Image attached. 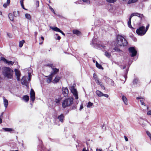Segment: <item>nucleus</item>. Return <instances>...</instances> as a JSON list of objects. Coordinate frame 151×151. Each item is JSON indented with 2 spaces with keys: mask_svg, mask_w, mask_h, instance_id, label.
<instances>
[{
  "mask_svg": "<svg viewBox=\"0 0 151 151\" xmlns=\"http://www.w3.org/2000/svg\"><path fill=\"white\" fill-rule=\"evenodd\" d=\"M3 74L8 78H12L13 76V71L9 68L4 67L2 68Z\"/></svg>",
  "mask_w": 151,
  "mask_h": 151,
  "instance_id": "1",
  "label": "nucleus"
},
{
  "mask_svg": "<svg viewBox=\"0 0 151 151\" xmlns=\"http://www.w3.org/2000/svg\"><path fill=\"white\" fill-rule=\"evenodd\" d=\"M149 26V24H148L145 27L143 26H140L136 29V33L140 36L144 35L148 30Z\"/></svg>",
  "mask_w": 151,
  "mask_h": 151,
  "instance_id": "2",
  "label": "nucleus"
},
{
  "mask_svg": "<svg viewBox=\"0 0 151 151\" xmlns=\"http://www.w3.org/2000/svg\"><path fill=\"white\" fill-rule=\"evenodd\" d=\"M116 42L120 46H124L127 44L126 40L123 37L120 35L117 36Z\"/></svg>",
  "mask_w": 151,
  "mask_h": 151,
  "instance_id": "3",
  "label": "nucleus"
},
{
  "mask_svg": "<svg viewBox=\"0 0 151 151\" xmlns=\"http://www.w3.org/2000/svg\"><path fill=\"white\" fill-rule=\"evenodd\" d=\"M73 99L72 97H70L65 99L62 103V107L63 108L70 106L73 103Z\"/></svg>",
  "mask_w": 151,
  "mask_h": 151,
  "instance_id": "4",
  "label": "nucleus"
},
{
  "mask_svg": "<svg viewBox=\"0 0 151 151\" xmlns=\"http://www.w3.org/2000/svg\"><path fill=\"white\" fill-rule=\"evenodd\" d=\"M52 71L50 75L48 77V78L47 80V83H50L52 80V77L55 74L58 72L59 70L55 68H52Z\"/></svg>",
  "mask_w": 151,
  "mask_h": 151,
  "instance_id": "5",
  "label": "nucleus"
},
{
  "mask_svg": "<svg viewBox=\"0 0 151 151\" xmlns=\"http://www.w3.org/2000/svg\"><path fill=\"white\" fill-rule=\"evenodd\" d=\"M69 89L71 92L74 96L75 99H78V94L75 87L73 86H71L70 87Z\"/></svg>",
  "mask_w": 151,
  "mask_h": 151,
  "instance_id": "6",
  "label": "nucleus"
},
{
  "mask_svg": "<svg viewBox=\"0 0 151 151\" xmlns=\"http://www.w3.org/2000/svg\"><path fill=\"white\" fill-rule=\"evenodd\" d=\"M129 52L132 54L131 56L134 57L136 55L137 51L134 47H131L129 48Z\"/></svg>",
  "mask_w": 151,
  "mask_h": 151,
  "instance_id": "7",
  "label": "nucleus"
},
{
  "mask_svg": "<svg viewBox=\"0 0 151 151\" xmlns=\"http://www.w3.org/2000/svg\"><path fill=\"white\" fill-rule=\"evenodd\" d=\"M30 93L31 99L33 101L35 99V94L34 91L32 89H31Z\"/></svg>",
  "mask_w": 151,
  "mask_h": 151,
  "instance_id": "8",
  "label": "nucleus"
},
{
  "mask_svg": "<svg viewBox=\"0 0 151 151\" xmlns=\"http://www.w3.org/2000/svg\"><path fill=\"white\" fill-rule=\"evenodd\" d=\"M14 71L15 75L16 76L17 80L18 81H20V78L21 76V73L19 70L17 69H15Z\"/></svg>",
  "mask_w": 151,
  "mask_h": 151,
  "instance_id": "9",
  "label": "nucleus"
},
{
  "mask_svg": "<svg viewBox=\"0 0 151 151\" xmlns=\"http://www.w3.org/2000/svg\"><path fill=\"white\" fill-rule=\"evenodd\" d=\"M63 94L64 97H66L68 96L69 93L68 90L67 88H63L62 89Z\"/></svg>",
  "mask_w": 151,
  "mask_h": 151,
  "instance_id": "10",
  "label": "nucleus"
},
{
  "mask_svg": "<svg viewBox=\"0 0 151 151\" xmlns=\"http://www.w3.org/2000/svg\"><path fill=\"white\" fill-rule=\"evenodd\" d=\"M1 60L4 61V63L7 64L8 65H12L14 63V62H13L12 61H9L6 59L5 58H4L3 57H1Z\"/></svg>",
  "mask_w": 151,
  "mask_h": 151,
  "instance_id": "11",
  "label": "nucleus"
},
{
  "mask_svg": "<svg viewBox=\"0 0 151 151\" xmlns=\"http://www.w3.org/2000/svg\"><path fill=\"white\" fill-rule=\"evenodd\" d=\"M21 83L23 85L27 86V82L26 80V78L25 76H23L21 80Z\"/></svg>",
  "mask_w": 151,
  "mask_h": 151,
  "instance_id": "12",
  "label": "nucleus"
},
{
  "mask_svg": "<svg viewBox=\"0 0 151 151\" xmlns=\"http://www.w3.org/2000/svg\"><path fill=\"white\" fill-rule=\"evenodd\" d=\"M62 99V98L61 96L60 95H58L56 97L55 99V101L56 103H59Z\"/></svg>",
  "mask_w": 151,
  "mask_h": 151,
  "instance_id": "13",
  "label": "nucleus"
},
{
  "mask_svg": "<svg viewBox=\"0 0 151 151\" xmlns=\"http://www.w3.org/2000/svg\"><path fill=\"white\" fill-rule=\"evenodd\" d=\"M73 34L76 35L78 36L81 35V32L78 30L77 29H74L73 31Z\"/></svg>",
  "mask_w": 151,
  "mask_h": 151,
  "instance_id": "14",
  "label": "nucleus"
},
{
  "mask_svg": "<svg viewBox=\"0 0 151 151\" xmlns=\"http://www.w3.org/2000/svg\"><path fill=\"white\" fill-rule=\"evenodd\" d=\"M122 99L124 104L126 105L128 104L127 99L126 97L124 95L122 96Z\"/></svg>",
  "mask_w": 151,
  "mask_h": 151,
  "instance_id": "15",
  "label": "nucleus"
},
{
  "mask_svg": "<svg viewBox=\"0 0 151 151\" xmlns=\"http://www.w3.org/2000/svg\"><path fill=\"white\" fill-rule=\"evenodd\" d=\"M3 99L4 106L5 108H6L7 107L8 105V101L4 97Z\"/></svg>",
  "mask_w": 151,
  "mask_h": 151,
  "instance_id": "16",
  "label": "nucleus"
},
{
  "mask_svg": "<svg viewBox=\"0 0 151 151\" xmlns=\"http://www.w3.org/2000/svg\"><path fill=\"white\" fill-rule=\"evenodd\" d=\"M133 15H131L129 17V20L128 22V27L130 28L133 29V28L132 27L131 25V19Z\"/></svg>",
  "mask_w": 151,
  "mask_h": 151,
  "instance_id": "17",
  "label": "nucleus"
},
{
  "mask_svg": "<svg viewBox=\"0 0 151 151\" xmlns=\"http://www.w3.org/2000/svg\"><path fill=\"white\" fill-rule=\"evenodd\" d=\"M9 17L10 20L13 21L15 17L14 16L12 13H10L8 15Z\"/></svg>",
  "mask_w": 151,
  "mask_h": 151,
  "instance_id": "18",
  "label": "nucleus"
},
{
  "mask_svg": "<svg viewBox=\"0 0 151 151\" xmlns=\"http://www.w3.org/2000/svg\"><path fill=\"white\" fill-rule=\"evenodd\" d=\"M96 83H97L98 85H99L100 86L101 88L102 89L104 90H105V88L104 86L103 85L102 83L101 82H100V81H99L97 82Z\"/></svg>",
  "mask_w": 151,
  "mask_h": 151,
  "instance_id": "19",
  "label": "nucleus"
},
{
  "mask_svg": "<svg viewBox=\"0 0 151 151\" xmlns=\"http://www.w3.org/2000/svg\"><path fill=\"white\" fill-rule=\"evenodd\" d=\"M96 93L97 95L99 97H101L103 96V93L101 92V91H99V90H96Z\"/></svg>",
  "mask_w": 151,
  "mask_h": 151,
  "instance_id": "20",
  "label": "nucleus"
},
{
  "mask_svg": "<svg viewBox=\"0 0 151 151\" xmlns=\"http://www.w3.org/2000/svg\"><path fill=\"white\" fill-rule=\"evenodd\" d=\"M131 15H133L132 17L136 16L142 18L143 17V15L137 13H134L132 14Z\"/></svg>",
  "mask_w": 151,
  "mask_h": 151,
  "instance_id": "21",
  "label": "nucleus"
},
{
  "mask_svg": "<svg viewBox=\"0 0 151 151\" xmlns=\"http://www.w3.org/2000/svg\"><path fill=\"white\" fill-rule=\"evenodd\" d=\"M2 129L5 131L8 132H11L14 130L12 128H3Z\"/></svg>",
  "mask_w": 151,
  "mask_h": 151,
  "instance_id": "22",
  "label": "nucleus"
},
{
  "mask_svg": "<svg viewBox=\"0 0 151 151\" xmlns=\"http://www.w3.org/2000/svg\"><path fill=\"white\" fill-rule=\"evenodd\" d=\"M50 28L56 32H60V30L57 27H50Z\"/></svg>",
  "mask_w": 151,
  "mask_h": 151,
  "instance_id": "23",
  "label": "nucleus"
},
{
  "mask_svg": "<svg viewBox=\"0 0 151 151\" xmlns=\"http://www.w3.org/2000/svg\"><path fill=\"white\" fill-rule=\"evenodd\" d=\"M103 79L105 80L106 82L109 84V83H110V81L112 82V80L110 79L109 78L106 76H105L104 77Z\"/></svg>",
  "mask_w": 151,
  "mask_h": 151,
  "instance_id": "24",
  "label": "nucleus"
},
{
  "mask_svg": "<svg viewBox=\"0 0 151 151\" xmlns=\"http://www.w3.org/2000/svg\"><path fill=\"white\" fill-rule=\"evenodd\" d=\"M60 79V77L58 76H56L53 80V82L55 83H57L59 81Z\"/></svg>",
  "mask_w": 151,
  "mask_h": 151,
  "instance_id": "25",
  "label": "nucleus"
},
{
  "mask_svg": "<svg viewBox=\"0 0 151 151\" xmlns=\"http://www.w3.org/2000/svg\"><path fill=\"white\" fill-rule=\"evenodd\" d=\"M96 66L98 68L101 69H103V68L102 66L99 64L97 61H96Z\"/></svg>",
  "mask_w": 151,
  "mask_h": 151,
  "instance_id": "26",
  "label": "nucleus"
},
{
  "mask_svg": "<svg viewBox=\"0 0 151 151\" xmlns=\"http://www.w3.org/2000/svg\"><path fill=\"white\" fill-rule=\"evenodd\" d=\"M93 78L96 83L99 81L97 76L95 73H94L93 74Z\"/></svg>",
  "mask_w": 151,
  "mask_h": 151,
  "instance_id": "27",
  "label": "nucleus"
},
{
  "mask_svg": "<svg viewBox=\"0 0 151 151\" xmlns=\"http://www.w3.org/2000/svg\"><path fill=\"white\" fill-rule=\"evenodd\" d=\"M64 117L63 114H61L58 116V119H59L60 121L62 122H63V119L64 118Z\"/></svg>",
  "mask_w": 151,
  "mask_h": 151,
  "instance_id": "28",
  "label": "nucleus"
},
{
  "mask_svg": "<svg viewBox=\"0 0 151 151\" xmlns=\"http://www.w3.org/2000/svg\"><path fill=\"white\" fill-rule=\"evenodd\" d=\"M23 99L26 102H27L29 99V98L28 96L26 95L23 96Z\"/></svg>",
  "mask_w": 151,
  "mask_h": 151,
  "instance_id": "29",
  "label": "nucleus"
},
{
  "mask_svg": "<svg viewBox=\"0 0 151 151\" xmlns=\"http://www.w3.org/2000/svg\"><path fill=\"white\" fill-rule=\"evenodd\" d=\"M25 41L24 40H23L22 41H21L19 42V46L20 47H21L23 45Z\"/></svg>",
  "mask_w": 151,
  "mask_h": 151,
  "instance_id": "30",
  "label": "nucleus"
},
{
  "mask_svg": "<svg viewBox=\"0 0 151 151\" xmlns=\"http://www.w3.org/2000/svg\"><path fill=\"white\" fill-rule=\"evenodd\" d=\"M138 0H129L128 2V4H130L131 3H134L137 2Z\"/></svg>",
  "mask_w": 151,
  "mask_h": 151,
  "instance_id": "31",
  "label": "nucleus"
},
{
  "mask_svg": "<svg viewBox=\"0 0 151 151\" xmlns=\"http://www.w3.org/2000/svg\"><path fill=\"white\" fill-rule=\"evenodd\" d=\"M25 17L27 19L30 20L31 19V17L30 14H29L26 13L25 14Z\"/></svg>",
  "mask_w": 151,
  "mask_h": 151,
  "instance_id": "32",
  "label": "nucleus"
},
{
  "mask_svg": "<svg viewBox=\"0 0 151 151\" xmlns=\"http://www.w3.org/2000/svg\"><path fill=\"white\" fill-rule=\"evenodd\" d=\"M105 55L106 57L108 58H109L111 56V54L107 51L105 52Z\"/></svg>",
  "mask_w": 151,
  "mask_h": 151,
  "instance_id": "33",
  "label": "nucleus"
},
{
  "mask_svg": "<svg viewBox=\"0 0 151 151\" xmlns=\"http://www.w3.org/2000/svg\"><path fill=\"white\" fill-rule=\"evenodd\" d=\"M15 17H17L18 15V11H14L12 13Z\"/></svg>",
  "mask_w": 151,
  "mask_h": 151,
  "instance_id": "34",
  "label": "nucleus"
},
{
  "mask_svg": "<svg viewBox=\"0 0 151 151\" xmlns=\"http://www.w3.org/2000/svg\"><path fill=\"white\" fill-rule=\"evenodd\" d=\"M93 105V103L91 102H89L87 105V107L88 108L91 107Z\"/></svg>",
  "mask_w": 151,
  "mask_h": 151,
  "instance_id": "35",
  "label": "nucleus"
},
{
  "mask_svg": "<svg viewBox=\"0 0 151 151\" xmlns=\"http://www.w3.org/2000/svg\"><path fill=\"white\" fill-rule=\"evenodd\" d=\"M107 2L109 3H114L116 1V0H106Z\"/></svg>",
  "mask_w": 151,
  "mask_h": 151,
  "instance_id": "36",
  "label": "nucleus"
},
{
  "mask_svg": "<svg viewBox=\"0 0 151 151\" xmlns=\"http://www.w3.org/2000/svg\"><path fill=\"white\" fill-rule=\"evenodd\" d=\"M47 5L49 6V8L50 10L54 14H55V12L53 9L52 8V7L49 4H48Z\"/></svg>",
  "mask_w": 151,
  "mask_h": 151,
  "instance_id": "37",
  "label": "nucleus"
},
{
  "mask_svg": "<svg viewBox=\"0 0 151 151\" xmlns=\"http://www.w3.org/2000/svg\"><path fill=\"white\" fill-rule=\"evenodd\" d=\"M146 133L148 136L149 137L151 141V134L148 131H147Z\"/></svg>",
  "mask_w": 151,
  "mask_h": 151,
  "instance_id": "38",
  "label": "nucleus"
},
{
  "mask_svg": "<svg viewBox=\"0 0 151 151\" xmlns=\"http://www.w3.org/2000/svg\"><path fill=\"white\" fill-rule=\"evenodd\" d=\"M82 1L86 4H89L90 3V1L89 0H82Z\"/></svg>",
  "mask_w": 151,
  "mask_h": 151,
  "instance_id": "39",
  "label": "nucleus"
},
{
  "mask_svg": "<svg viewBox=\"0 0 151 151\" xmlns=\"http://www.w3.org/2000/svg\"><path fill=\"white\" fill-rule=\"evenodd\" d=\"M36 7H38L39 6V2L38 1H37L35 2Z\"/></svg>",
  "mask_w": 151,
  "mask_h": 151,
  "instance_id": "40",
  "label": "nucleus"
},
{
  "mask_svg": "<svg viewBox=\"0 0 151 151\" xmlns=\"http://www.w3.org/2000/svg\"><path fill=\"white\" fill-rule=\"evenodd\" d=\"M138 82V80L137 79H134L133 81V83L134 84H137Z\"/></svg>",
  "mask_w": 151,
  "mask_h": 151,
  "instance_id": "41",
  "label": "nucleus"
},
{
  "mask_svg": "<svg viewBox=\"0 0 151 151\" xmlns=\"http://www.w3.org/2000/svg\"><path fill=\"white\" fill-rule=\"evenodd\" d=\"M140 102H141V104L142 105H144V106H145V104L143 100L141 99L140 100Z\"/></svg>",
  "mask_w": 151,
  "mask_h": 151,
  "instance_id": "42",
  "label": "nucleus"
},
{
  "mask_svg": "<svg viewBox=\"0 0 151 151\" xmlns=\"http://www.w3.org/2000/svg\"><path fill=\"white\" fill-rule=\"evenodd\" d=\"M109 84H110L111 86H114V81L112 80V82L110 81V83H109Z\"/></svg>",
  "mask_w": 151,
  "mask_h": 151,
  "instance_id": "43",
  "label": "nucleus"
},
{
  "mask_svg": "<svg viewBox=\"0 0 151 151\" xmlns=\"http://www.w3.org/2000/svg\"><path fill=\"white\" fill-rule=\"evenodd\" d=\"M31 73H29L28 74V81H30V79H31Z\"/></svg>",
  "mask_w": 151,
  "mask_h": 151,
  "instance_id": "44",
  "label": "nucleus"
},
{
  "mask_svg": "<svg viewBox=\"0 0 151 151\" xmlns=\"http://www.w3.org/2000/svg\"><path fill=\"white\" fill-rule=\"evenodd\" d=\"M114 50L116 51H121L117 47H115V48H114Z\"/></svg>",
  "mask_w": 151,
  "mask_h": 151,
  "instance_id": "45",
  "label": "nucleus"
},
{
  "mask_svg": "<svg viewBox=\"0 0 151 151\" xmlns=\"http://www.w3.org/2000/svg\"><path fill=\"white\" fill-rule=\"evenodd\" d=\"M147 115H151V110L149 111H148L147 113Z\"/></svg>",
  "mask_w": 151,
  "mask_h": 151,
  "instance_id": "46",
  "label": "nucleus"
},
{
  "mask_svg": "<svg viewBox=\"0 0 151 151\" xmlns=\"http://www.w3.org/2000/svg\"><path fill=\"white\" fill-rule=\"evenodd\" d=\"M101 47H102V48L104 50H108L106 49V47L105 46H102Z\"/></svg>",
  "mask_w": 151,
  "mask_h": 151,
  "instance_id": "47",
  "label": "nucleus"
},
{
  "mask_svg": "<svg viewBox=\"0 0 151 151\" xmlns=\"http://www.w3.org/2000/svg\"><path fill=\"white\" fill-rule=\"evenodd\" d=\"M7 35H8V36L10 38H11V37H12V35L9 33H8L7 34Z\"/></svg>",
  "mask_w": 151,
  "mask_h": 151,
  "instance_id": "48",
  "label": "nucleus"
},
{
  "mask_svg": "<svg viewBox=\"0 0 151 151\" xmlns=\"http://www.w3.org/2000/svg\"><path fill=\"white\" fill-rule=\"evenodd\" d=\"M103 96H105L106 98H108L109 97V96L107 94H104L103 93Z\"/></svg>",
  "mask_w": 151,
  "mask_h": 151,
  "instance_id": "49",
  "label": "nucleus"
},
{
  "mask_svg": "<svg viewBox=\"0 0 151 151\" xmlns=\"http://www.w3.org/2000/svg\"><path fill=\"white\" fill-rule=\"evenodd\" d=\"M8 5L6 4V3H4L3 5V6L5 7V8H6L7 7V6Z\"/></svg>",
  "mask_w": 151,
  "mask_h": 151,
  "instance_id": "50",
  "label": "nucleus"
},
{
  "mask_svg": "<svg viewBox=\"0 0 151 151\" xmlns=\"http://www.w3.org/2000/svg\"><path fill=\"white\" fill-rule=\"evenodd\" d=\"M42 150H43V151H49V150H47L45 147L42 148Z\"/></svg>",
  "mask_w": 151,
  "mask_h": 151,
  "instance_id": "51",
  "label": "nucleus"
},
{
  "mask_svg": "<svg viewBox=\"0 0 151 151\" xmlns=\"http://www.w3.org/2000/svg\"><path fill=\"white\" fill-rule=\"evenodd\" d=\"M124 139L126 141H128V138L126 136H124Z\"/></svg>",
  "mask_w": 151,
  "mask_h": 151,
  "instance_id": "52",
  "label": "nucleus"
},
{
  "mask_svg": "<svg viewBox=\"0 0 151 151\" xmlns=\"http://www.w3.org/2000/svg\"><path fill=\"white\" fill-rule=\"evenodd\" d=\"M83 108V105L82 104H81V106H80V110H81Z\"/></svg>",
  "mask_w": 151,
  "mask_h": 151,
  "instance_id": "53",
  "label": "nucleus"
},
{
  "mask_svg": "<svg viewBox=\"0 0 151 151\" xmlns=\"http://www.w3.org/2000/svg\"><path fill=\"white\" fill-rule=\"evenodd\" d=\"M10 0H7L6 1V4L8 5L10 3Z\"/></svg>",
  "mask_w": 151,
  "mask_h": 151,
  "instance_id": "54",
  "label": "nucleus"
},
{
  "mask_svg": "<svg viewBox=\"0 0 151 151\" xmlns=\"http://www.w3.org/2000/svg\"><path fill=\"white\" fill-rule=\"evenodd\" d=\"M60 33H61L63 35H64V36H65V33H64L61 30H60Z\"/></svg>",
  "mask_w": 151,
  "mask_h": 151,
  "instance_id": "55",
  "label": "nucleus"
},
{
  "mask_svg": "<svg viewBox=\"0 0 151 151\" xmlns=\"http://www.w3.org/2000/svg\"><path fill=\"white\" fill-rule=\"evenodd\" d=\"M61 38L60 37V36H58L57 38V39H56V40H60Z\"/></svg>",
  "mask_w": 151,
  "mask_h": 151,
  "instance_id": "56",
  "label": "nucleus"
},
{
  "mask_svg": "<svg viewBox=\"0 0 151 151\" xmlns=\"http://www.w3.org/2000/svg\"><path fill=\"white\" fill-rule=\"evenodd\" d=\"M82 151H88V150H86L85 148H84L83 149Z\"/></svg>",
  "mask_w": 151,
  "mask_h": 151,
  "instance_id": "57",
  "label": "nucleus"
},
{
  "mask_svg": "<svg viewBox=\"0 0 151 151\" xmlns=\"http://www.w3.org/2000/svg\"><path fill=\"white\" fill-rule=\"evenodd\" d=\"M23 1H24L23 0H20V3L21 4H22H22H23Z\"/></svg>",
  "mask_w": 151,
  "mask_h": 151,
  "instance_id": "58",
  "label": "nucleus"
},
{
  "mask_svg": "<svg viewBox=\"0 0 151 151\" xmlns=\"http://www.w3.org/2000/svg\"><path fill=\"white\" fill-rule=\"evenodd\" d=\"M37 34V33L36 32H35V37H36Z\"/></svg>",
  "mask_w": 151,
  "mask_h": 151,
  "instance_id": "59",
  "label": "nucleus"
},
{
  "mask_svg": "<svg viewBox=\"0 0 151 151\" xmlns=\"http://www.w3.org/2000/svg\"><path fill=\"white\" fill-rule=\"evenodd\" d=\"M21 6L23 8V9H25L24 7L23 4H22H22H21Z\"/></svg>",
  "mask_w": 151,
  "mask_h": 151,
  "instance_id": "60",
  "label": "nucleus"
},
{
  "mask_svg": "<svg viewBox=\"0 0 151 151\" xmlns=\"http://www.w3.org/2000/svg\"><path fill=\"white\" fill-rule=\"evenodd\" d=\"M96 150V151H102L101 149H97Z\"/></svg>",
  "mask_w": 151,
  "mask_h": 151,
  "instance_id": "61",
  "label": "nucleus"
},
{
  "mask_svg": "<svg viewBox=\"0 0 151 151\" xmlns=\"http://www.w3.org/2000/svg\"><path fill=\"white\" fill-rule=\"evenodd\" d=\"M136 99H141V97H137L136 98Z\"/></svg>",
  "mask_w": 151,
  "mask_h": 151,
  "instance_id": "62",
  "label": "nucleus"
},
{
  "mask_svg": "<svg viewBox=\"0 0 151 151\" xmlns=\"http://www.w3.org/2000/svg\"><path fill=\"white\" fill-rule=\"evenodd\" d=\"M41 39L42 40V42H43V41L44 40V37L42 36V37H41Z\"/></svg>",
  "mask_w": 151,
  "mask_h": 151,
  "instance_id": "63",
  "label": "nucleus"
},
{
  "mask_svg": "<svg viewBox=\"0 0 151 151\" xmlns=\"http://www.w3.org/2000/svg\"><path fill=\"white\" fill-rule=\"evenodd\" d=\"M2 122V120L1 118H0V124Z\"/></svg>",
  "mask_w": 151,
  "mask_h": 151,
  "instance_id": "64",
  "label": "nucleus"
}]
</instances>
